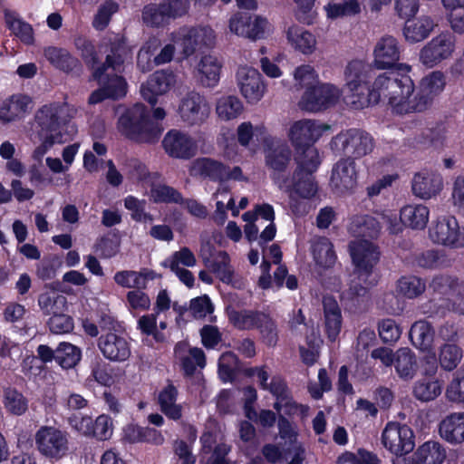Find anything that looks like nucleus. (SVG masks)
I'll return each instance as SVG.
<instances>
[{"mask_svg": "<svg viewBox=\"0 0 464 464\" xmlns=\"http://www.w3.org/2000/svg\"><path fill=\"white\" fill-rule=\"evenodd\" d=\"M411 66L400 63L396 69L379 74L372 93L373 103L386 102L399 115L420 113L430 109L418 86L409 75Z\"/></svg>", "mask_w": 464, "mask_h": 464, "instance_id": "f257e3e1", "label": "nucleus"}, {"mask_svg": "<svg viewBox=\"0 0 464 464\" xmlns=\"http://www.w3.org/2000/svg\"><path fill=\"white\" fill-rule=\"evenodd\" d=\"M372 72V64L362 60L349 62L343 70L344 86L348 90L346 102L355 110L374 104L372 99L374 82L371 89L367 86Z\"/></svg>", "mask_w": 464, "mask_h": 464, "instance_id": "f03ea898", "label": "nucleus"}, {"mask_svg": "<svg viewBox=\"0 0 464 464\" xmlns=\"http://www.w3.org/2000/svg\"><path fill=\"white\" fill-rule=\"evenodd\" d=\"M150 111L137 103L122 114L118 121L120 131L130 139L141 142H152L158 139L160 129L150 116Z\"/></svg>", "mask_w": 464, "mask_h": 464, "instance_id": "7ed1b4c3", "label": "nucleus"}, {"mask_svg": "<svg viewBox=\"0 0 464 464\" xmlns=\"http://www.w3.org/2000/svg\"><path fill=\"white\" fill-rule=\"evenodd\" d=\"M76 113V108L67 103L41 107L34 115L40 137L54 136L57 140H63L61 127L74 118Z\"/></svg>", "mask_w": 464, "mask_h": 464, "instance_id": "20e7f679", "label": "nucleus"}, {"mask_svg": "<svg viewBox=\"0 0 464 464\" xmlns=\"http://www.w3.org/2000/svg\"><path fill=\"white\" fill-rule=\"evenodd\" d=\"M36 449L48 459L58 461L70 450L69 434L53 426H42L34 435Z\"/></svg>", "mask_w": 464, "mask_h": 464, "instance_id": "39448f33", "label": "nucleus"}, {"mask_svg": "<svg viewBox=\"0 0 464 464\" xmlns=\"http://www.w3.org/2000/svg\"><path fill=\"white\" fill-rule=\"evenodd\" d=\"M428 234L434 244L450 249L464 247V225L460 227L454 216L438 217L430 224Z\"/></svg>", "mask_w": 464, "mask_h": 464, "instance_id": "423d86ee", "label": "nucleus"}, {"mask_svg": "<svg viewBox=\"0 0 464 464\" xmlns=\"http://www.w3.org/2000/svg\"><path fill=\"white\" fill-rule=\"evenodd\" d=\"M456 44V37L451 33L442 32L422 46L419 53V61L423 66L433 68L453 56Z\"/></svg>", "mask_w": 464, "mask_h": 464, "instance_id": "0eeeda50", "label": "nucleus"}, {"mask_svg": "<svg viewBox=\"0 0 464 464\" xmlns=\"http://www.w3.org/2000/svg\"><path fill=\"white\" fill-rule=\"evenodd\" d=\"M210 112L209 102L204 95L196 91H189L181 97L177 108L180 121L189 127L204 124Z\"/></svg>", "mask_w": 464, "mask_h": 464, "instance_id": "6e6552de", "label": "nucleus"}, {"mask_svg": "<svg viewBox=\"0 0 464 464\" xmlns=\"http://www.w3.org/2000/svg\"><path fill=\"white\" fill-rule=\"evenodd\" d=\"M331 144L333 148L341 150L353 160L370 154L374 148L372 137L366 131L357 129H351L337 134Z\"/></svg>", "mask_w": 464, "mask_h": 464, "instance_id": "1a4fd4ad", "label": "nucleus"}, {"mask_svg": "<svg viewBox=\"0 0 464 464\" xmlns=\"http://www.w3.org/2000/svg\"><path fill=\"white\" fill-rule=\"evenodd\" d=\"M215 33L208 26L180 28L171 34V40L181 49L185 56L192 55L198 49L214 44Z\"/></svg>", "mask_w": 464, "mask_h": 464, "instance_id": "9d476101", "label": "nucleus"}, {"mask_svg": "<svg viewBox=\"0 0 464 464\" xmlns=\"http://www.w3.org/2000/svg\"><path fill=\"white\" fill-rule=\"evenodd\" d=\"M342 96L341 90L331 83L319 82L311 90H305L300 102V109L315 112L336 104Z\"/></svg>", "mask_w": 464, "mask_h": 464, "instance_id": "9b49d317", "label": "nucleus"}, {"mask_svg": "<svg viewBox=\"0 0 464 464\" xmlns=\"http://www.w3.org/2000/svg\"><path fill=\"white\" fill-rule=\"evenodd\" d=\"M382 441L385 449L396 456L411 452L415 446L411 429L398 422H389L386 425L382 431Z\"/></svg>", "mask_w": 464, "mask_h": 464, "instance_id": "f8f14e48", "label": "nucleus"}, {"mask_svg": "<svg viewBox=\"0 0 464 464\" xmlns=\"http://www.w3.org/2000/svg\"><path fill=\"white\" fill-rule=\"evenodd\" d=\"M350 255L359 276H369L378 264L381 252L372 241L357 239L349 244Z\"/></svg>", "mask_w": 464, "mask_h": 464, "instance_id": "ddd939ff", "label": "nucleus"}, {"mask_svg": "<svg viewBox=\"0 0 464 464\" xmlns=\"http://www.w3.org/2000/svg\"><path fill=\"white\" fill-rule=\"evenodd\" d=\"M237 83L240 93L249 104L258 103L266 92L262 75L253 67H239L237 72Z\"/></svg>", "mask_w": 464, "mask_h": 464, "instance_id": "4468645a", "label": "nucleus"}, {"mask_svg": "<svg viewBox=\"0 0 464 464\" xmlns=\"http://www.w3.org/2000/svg\"><path fill=\"white\" fill-rule=\"evenodd\" d=\"M164 151L173 159L188 160L198 152V144L188 132L172 129L162 140Z\"/></svg>", "mask_w": 464, "mask_h": 464, "instance_id": "2eb2a0df", "label": "nucleus"}, {"mask_svg": "<svg viewBox=\"0 0 464 464\" xmlns=\"http://www.w3.org/2000/svg\"><path fill=\"white\" fill-rule=\"evenodd\" d=\"M328 125L320 124L316 121L304 119L294 121L288 130L287 136L297 151L303 147L313 145L323 134L329 130Z\"/></svg>", "mask_w": 464, "mask_h": 464, "instance_id": "dca6fc26", "label": "nucleus"}, {"mask_svg": "<svg viewBox=\"0 0 464 464\" xmlns=\"http://www.w3.org/2000/svg\"><path fill=\"white\" fill-rule=\"evenodd\" d=\"M356 163L351 157L339 160L333 167L330 186L338 194L353 190L357 185Z\"/></svg>", "mask_w": 464, "mask_h": 464, "instance_id": "f3484780", "label": "nucleus"}, {"mask_svg": "<svg viewBox=\"0 0 464 464\" xmlns=\"http://www.w3.org/2000/svg\"><path fill=\"white\" fill-rule=\"evenodd\" d=\"M372 55V66L376 69H392L401 56V46L398 40L392 35L382 36L373 47Z\"/></svg>", "mask_w": 464, "mask_h": 464, "instance_id": "a211bd4d", "label": "nucleus"}, {"mask_svg": "<svg viewBox=\"0 0 464 464\" xmlns=\"http://www.w3.org/2000/svg\"><path fill=\"white\" fill-rule=\"evenodd\" d=\"M129 57V52L127 48L122 44H118L111 48V53L106 57L105 63L94 69L92 77L98 81V83L103 87V83L110 82L112 88L116 87L113 82L115 77H121L120 75L114 74V72H121V67Z\"/></svg>", "mask_w": 464, "mask_h": 464, "instance_id": "6ab92c4d", "label": "nucleus"}, {"mask_svg": "<svg viewBox=\"0 0 464 464\" xmlns=\"http://www.w3.org/2000/svg\"><path fill=\"white\" fill-rule=\"evenodd\" d=\"M176 75L169 71H157L141 85L142 97L152 106L157 102V96L165 94L176 84Z\"/></svg>", "mask_w": 464, "mask_h": 464, "instance_id": "aec40b11", "label": "nucleus"}, {"mask_svg": "<svg viewBox=\"0 0 464 464\" xmlns=\"http://www.w3.org/2000/svg\"><path fill=\"white\" fill-rule=\"evenodd\" d=\"M291 150L286 142L277 139L265 141L266 165L274 172H283L291 160Z\"/></svg>", "mask_w": 464, "mask_h": 464, "instance_id": "412c9836", "label": "nucleus"}, {"mask_svg": "<svg viewBox=\"0 0 464 464\" xmlns=\"http://www.w3.org/2000/svg\"><path fill=\"white\" fill-rule=\"evenodd\" d=\"M99 349L103 356L114 362H124L130 356V346L126 338L108 333L99 338Z\"/></svg>", "mask_w": 464, "mask_h": 464, "instance_id": "4be33fe9", "label": "nucleus"}, {"mask_svg": "<svg viewBox=\"0 0 464 464\" xmlns=\"http://www.w3.org/2000/svg\"><path fill=\"white\" fill-rule=\"evenodd\" d=\"M32 100L29 96L16 93L3 101L0 106V121L10 123L21 121L29 113Z\"/></svg>", "mask_w": 464, "mask_h": 464, "instance_id": "5701e85b", "label": "nucleus"}, {"mask_svg": "<svg viewBox=\"0 0 464 464\" xmlns=\"http://www.w3.org/2000/svg\"><path fill=\"white\" fill-rule=\"evenodd\" d=\"M221 63L213 55L201 57L194 71L197 82L204 88H213L220 79Z\"/></svg>", "mask_w": 464, "mask_h": 464, "instance_id": "b1692460", "label": "nucleus"}, {"mask_svg": "<svg viewBox=\"0 0 464 464\" xmlns=\"http://www.w3.org/2000/svg\"><path fill=\"white\" fill-rule=\"evenodd\" d=\"M441 439L452 445L464 443V411L452 412L439 423Z\"/></svg>", "mask_w": 464, "mask_h": 464, "instance_id": "393cba45", "label": "nucleus"}, {"mask_svg": "<svg viewBox=\"0 0 464 464\" xmlns=\"http://www.w3.org/2000/svg\"><path fill=\"white\" fill-rule=\"evenodd\" d=\"M442 186L441 176L430 171L415 174L411 183L413 194L422 199L435 197L442 189Z\"/></svg>", "mask_w": 464, "mask_h": 464, "instance_id": "a878e982", "label": "nucleus"}, {"mask_svg": "<svg viewBox=\"0 0 464 464\" xmlns=\"http://www.w3.org/2000/svg\"><path fill=\"white\" fill-rule=\"evenodd\" d=\"M285 35L288 44L303 54H312L316 49L315 36L303 27L292 24L286 29Z\"/></svg>", "mask_w": 464, "mask_h": 464, "instance_id": "bb28decb", "label": "nucleus"}, {"mask_svg": "<svg viewBox=\"0 0 464 464\" xmlns=\"http://www.w3.org/2000/svg\"><path fill=\"white\" fill-rule=\"evenodd\" d=\"M323 304L325 333L329 340L334 342L338 337L342 329V312L336 300L332 296H324Z\"/></svg>", "mask_w": 464, "mask_h": 464, "instance_id": "cd10ccee", "label": "nucleus"}, {"mask_svg": "<svg viewBox=\"0 0 464 464\" xmlns=\"http://www.w3.org/2000/svg\"><path fill=\"white\" fill-rule=\"evenodd\" d=\"M400 219L406 227L423 230L430 219V209L423 204H409L401 208Z\"/></svg>", "mask_w": 464, "mask_h": 464, "instance_id": "c85d7f7f", "label": "nucleus"}, {"mask_svg": "<svg viewBox=\"0 0 464 464\" xmlns=\"http://www.w3.org/2000/svg\"><path fill=\"white\" fill-rule=\"evenodd\" d=\"M434 20L428 15H421L419 18L408 21L403 27V35L410 44H416L425 40L434 30Z\"/></svg>", "mask_w": 464, "mask_h": 464, "instance_id": "c756f323", "label": "nucleus"}, {"mask_svg": "<svg viewBox=\"0 0 464 464\" xmlns=\"http://www.w3.org/2000/svg\"><path fill=\"white\" fill-rule=\"evenodd\" d=\"M412 456L415 464H443L447 451L439 441L429 440L419 446Z\"/></svg>", "mask_w": 464, "mask_h": 464, "instance_id": "7c9ffc66", "label": "nucleus"}, {"mask_svg": "<svg viewBox=\"0 0 464 464\" xmlns=\"http://www.w3.org/2000/svg\"><path fill=\"white\" fill-rule=\"evenodd\" d=\"M4 18L5 26L21 42L25 44H33L34 42V29L15 11L5 8Z\"/></svg>", "mask_w": 464, "mask_h": 464, "instance_id": "2f4dec72", "label": "nucleus"}, {"mask_svg": "<svg viewBox=\"0 0 464 464\" xmlns=\"http://www.w3.org/2000/svg\"><path fill=\"white\" fill-rule=\"evenodd\" d=\"M311 252L316 266L320 269H328L336 262V254L332 242L326 237L314 238Z\"/></svg>", "mask_w": 464, "mask_h": 464, "instance_id": "473e14b6", "label": "nucleus"}, {"mask_svg": "<svg viewBox=\"0 0 464 464\" xmlns=\"http://www.w3.org/2000/svg\"><path fill=\"white\" fill-rule=\"evenodd\" d=\"M178 390L172 384L169 383L159 393L158 402L163 414L169 419L179 420L182 418L183 407L177 403Z\"/></svg>", "mask_w": 464, "mask_h": 464, "instance_id": "72a5a7b5", "label": "nucleus"}, {"mask_svg": "<svg viewBox=\"0 0 464 464\" xmlns=\"http://www.w3.org/2000/svg\"><path fill=\"white\" fill-rule=\"evenodd\" d=\"M445 86L444 73L440 71H433L420 81L418 89L430 108L433 101L443 92Z\"/></svg>", "mask_w": 464, "mask_h": 464, "instance_id": "f704fd0d", "label": "nucleus"}, {"mask_svg": "<svg viewBox=\"0 0 464 464\" xmlns=\"http://www.w3.org/2000/svg\"><path fill=\"white\" fill-rule=\"evenodd\" d=\"M224 164L210 158H198L189 166V175L213 181H219L222 178Z\"/></svg>", "mask_w": 464, "mask_h": 464, "instance_id": "c9c22d12", "label": "nucleus"}, {"mask_svg": "<svg viewBox=\"0 0 464 464\" xmlns=\"http://www.w3.org/2000/svg\"><path fill=\"white\" fill-rule=\"evenodd\" d=\"M311 172L295 169L291 185H287V190L294 192L302 198H311L317 192V185Z\"/></svg>", "mask_w": 464, "mask_h": 464, "instance_id": "e433bc0d", "label": "nucleus"}, {"mask_svg": "<svg viewBox=\"0 0 464 464\" xmlns=\"http://www.w3.org/2000/svg\"><path fill=\"white\" fill-rule=\"evenodd\" d=\"M113 279L121 287L145 289L148 280L153 279V272L148 269L122 270L115 273Z\"/></svg>", "mask_w": 464, "mask_h": 464, "instance_id": "4c0bfd02", "label": "nucleus"}, {"mask_svg": "<svg viewBox=\"0 0 464 464\" xmlns=\"http://www.w3.org/2000/svg\"><path fill=\"white\" fill-rule=\"evenodd\" d=\"M209 267L223 283L230 284L237 288L244 285L241 278H236L234 270L229 265V256L226 252H218Z\"/></svg>", "mask_w": 464, "mask_h": 464, "instance_id": "58836bf2", "label": "nucleus"}, {"mask_svg": "<svg viewBox=\"0 0 464 464\" xmlns=\"http://www.w3.org/2000/svg\"><path fill=\"white\" fill-rule=\"evenodd\" d=\"M349 231L355 237H376L381 231V224L370 215H356L352 218Z\"/></svg>", "mask_w": 464, "mask_h": 464, "instance_id": "ea45409f", "label": "nucleus"}, {"mask_svg": "<svg viewBox=\"0 0 464 464\" xmlns=\"http://www.w3.org/2000/svg\"><path fill=\"white\" fill-rule=\"evenodd\" d=\"M434 335L435 331L432 325L425 320L415 322L410 330V338L412 343L423 351L431 348Z\"/></svg>", "mask_w": 464, "mask_h": 464, "instance_id": "a19ab883", "label": "nucleus"}, {"mask_svg": "<svg viewBox=\"0 0 464 464\" xmlns=\"http://www.w3.org/2000/svg\"><path fill=\"white\" fill-rule=\"evenodd\" d=\"M396 372L403 380H411L417 372V360L408 348H401L395 353L393 362Z\"/></svg>", "mask_w": 464, "mask_h": 464, "instance_id": "79ce46f5", "label": "nucleus"}, {"mask_svg": "<svg viewBox=\"0 0 464 464\" xmlns=\"http://www.w3.org/2000/svg\"><path fill=\"white\" fill-rule=\"evenodd\" d=\"M441 391L442 384L439 380L424 377L414 382L412 394L418 401L428 402L439 397Z\"/></svg>", "mask_w": 464, "mask_h": 464, "instance_id": "37998d69", "label": "nucleus"}, {"mask_svg": "<svg viewBox=\"0 0 464 464\" xmlns=\"http://www.w3.org/2000/svg\"><path fill=\"white\" fill-rule=\"evenodd\" d=\"M215 109L219 120L228 121L241 115L244 105L237 96L227 95L217 100Z\"/></svg>", "mask_w": 464, "mask_h": 464, "instance_id": "c03bdc74", "label": "nucleus"}, {"mask_svg": "<svg viewBox=\"0 0 464 464\" xmlns=\"http://www.w3.org/2000/svg\"><path fill=\"white\" fill-rule=\"evenodd\" d=\"M262 311L258 310H235L227 311L228 320L236 328L239 330H252L256 328L261 316Z\"/></svg>", "mask_w": 464, "mask_h": 464, "instance_id": "a18cd8bd", "label": "nucleus"}, {"mask_svg": "<svg viewBox=\"0 0 464 464\" xmlns=\"http://www.w3.org/2000/svg\"><path fill=\"white\" fill-rule=\"evenodd\" d=\"M45 58L57 69L69 72L75 69L79 62L65 49L50 46L44 49Z\"/></svg>", "mask_w": 464, "mask_h": 464, "instance_id": "49530a36", "label": "nucleus"}, {"mask_svg": "<svg viewBox=\"0 0 464 464\" xmlns=\"http://www.w3.org/2000/svg\"><path fill=\"white\" fill-rule=\"evenodd\" d=\"M113 82L116 84L115 88H112L110 82L103 83V87L92 92L89 97V103L96 104L101 102L105 98L119 99L123 97L127 92V83L122 77H115Z\"/></svg>", "mask_w": 464, "mask_h": 464, "instance_id": "de8ad7c7", "label": "nucleus"}, {"mask_svg": "<svg viewBox=\"0 0 464 464\" xmlns=\"http://www.w3.org/2000/svg\"><path fill=\"white\" fill-rule=\"evenodd\" d=\"M38 305L45 315H53L66 310L67 298L55 291L44 292L38 296Z\"/></svg>", "mask_w": 464, "mask_h": 464, "instance_id": "09e8293b", "label": "nucleus"}, {"mask_svg": "<svg viewBox=\"0 0 464 464\" xmlns=\"http://www.w3.org/2000/svg\"><path fill=\"white\" fill-rule=\"evenodd\" d=\"M141 18L147 26L154 28L163 27L170 22V18L160 3L145 5L142 9Z\"/></svg>", "mask_w": 464, "mask_h": 464, "instance_id": "8fccbe9b", "label": "nucleus"}, {"mask_svg": "<svg viewBox=\"0 0 464 464\" xmlns=\"http://www.w3.org/2000/svg\"><path fill=\"white\" fill-rule=\"evenodd\" d=\"M324 9L328 18L337 19L360 14L361 5L359 0H345L342 3H329Z\"/></svg>", "mask_w": 464, "mask_h": 464, "instance_id": "3c124183", "label": "nucleus"}, {"mask_svg": "<svg viewBox=\"0 0 464 464\" xmlns=\"http://www.w3.org/2000/svg\"><path fill=\"white\" fill-rule=\"evenodd\" d=\"M4 403L6 410L16 416L24 414L28 410L27 399L14 388L4 390Z\"/></svg>", "mask_w": 464, "mask_h": 464, "instance_id": "603ef678", "label": "nucleus"}, {"mask_svg": "<svg viewBox=\"0 0 464 464\" xmlns=\"http://www.w3.org/2000/svg\"><path fill=\"white\" fill-rule=\"evenodd\" d=\"M415 262L423 268H439L449 266L450 260L443 250L430 249L419 254Z\"/></svg>", "mask_w": 464, "mask_h": 464, "instance_id": "864d4df0", "label": "nucleus"}, {"mask_svg": "<svg viewBox=\"0 0 464 464\" xmlns=\"http://www.w3.org/2000/svg\"><path fill=\"white\" fill-rule=\"evenodd\" d=\"M81 360V351L69 343H62L56 348L55 362L63 369L73 368Z\"/></svg>", "mask_w": 464, "mask_h": 464, "instance_id": "5fc2aeb1", "label": "nucleus"}, {"mask_svg": "<svg viewBox=\"0 0 464 464\" xmlns=\"http://www.w3.org/2000/svg\"><path fill=\"white\" fill-rule=\"evenodd\" d=\"M463 352L460 347L454 343H445L440 348L439 362L446 371L454 370L460 362Z\"/></svg>", "mask_w": 464, "mask_h": 464, "instance_id": "6e6d98bb", "label": "nucleus"}, {"mask_svg": "<svg viewBox=\"0 0 464 464\" xmlns=\"http://www.w3.org/2000/svg\"><path fill=\"white\" fill-rule=\"evenodd\" d=\"M425 283L417 276H402L397 283L398 292L407 298H415L424 293Z\"/></svg>", "mask_w": 464, "mask_h": 464, "instance_id": "4d7b16f0", "label": "nucleus"}, {"mask_svg": "<svg viewBox=\"0 0 464 464\" xmlns=\"http://www.w3.org/2000/svg\"><path fill=\"white\" fill-rule=\"evenodd\" d=\"M293 75L295 86L299 89L305 88L306 90H311L319 82L318 73L310 64H303L296 67Z\"/></svg>", "mask_w": 464, "mask_h": 464, "instance_id": "13d9d810", "label": "nucleus"}, {"mask_svg": "<svg viewBox=\"0 0 464 464\" xmlns=\"http://www.w3.org/2000/svg\"><path fill=\"white\" fill-rule=\"evenodd\" d=\"M430 287L434 292L446 295L449 299L450 296H455V293L461 290L462 285L457 279L447 275H440L432 279Z\"/></svg>", "mask_w": 464, "mask_h": 464, "instance_id": "bf43d9fd", "label": "nucleus"}, {"mask_svg": "<svg viewBox=\"0 0 464 464\" xmlns=\"http://www.w3.org/2000/svg\"><path fill=\"white\" fill-rule=\"evenodd\" d=\"M299 150H301L302 153L296 158V169H300L304 172H314L320 164V158L317 150L313 147V145H309L301 148Z\"/></svg>", "mask_w": 464, "mask_h": 464, "instance_id": "052dcab7", "label": "nucleus"}, {"mask_svg": "<svg viewBox=\"0 0 464 464\" xmlns=\"http://www.w3.org/2000/svg\"><path fill=\"white\" fill-rule=\"evenodd\" d=\"M263 342L268 346H275L278 340V331L276 322L266 313H263L256 325Z\"/></svg>", "mask_w": 464, "mask_h": 464, "instance_id": "680f3d73", "label": "nucleus"}, {"mask_svg": "<svg viewBox=\"0 0 464 464\" xmlns=\"http://www.w3.org/2000/svg\"><path fill=\"white\" fill-rule=\"evenodd\" d=\"M239 369V361L232 352L224 353L218 360V373L224 382L232 381Z\"/></svg>", "mask_w": 464, "mask_h": 464, "instance_id": "e2e57ef3", "label": "nucleus"}, {"mask_svg": "<svg viewBox=\"0 0 464 464\" xmlns=\"http://www.w3.org/2000/svg\"><path fill=\"white\" fill-rule=\"evenodd\" d=\"M197 263L196 257L191 250L188 247H182L180 250L174 252L168 259L163 262V266L170 270H177L183 266H194Z\"/></svg>", "mask_w": 464, "mask_h": 464, "instance_id": "0e129e2a", "label": "nucleus"}, {"mask_svg": "<svg viewBox=\"0 0 464 464\" xmlns=\"http://www.w3.org/2000/svg\"><path fill=\"white\" fill-rule=\"evenodd\" d=\"M182 368L187 375H192L197 367L204 368L206 356L202 349L198 347L189 348L188 354L181 359Z\"/></svg>", "mask_w": 464, "mask_h": 464, "instance_id": "69168bd1", "label": "nucleus"}, {"mask_svg": "<svg viewBox=\"0 0 464 464\" xmlns=\"http://www.w3.org/2000/svg\"><path fill=\"white\" fill-rule=\"evenodd\" d=\"M145 200H140L133 196H128L124 199L125 208L131 212V218L138 222L151 223L153 218L145 212Z\"/></svg>", "mask_w": 464, "mask_h": 464, "instance_id": "338daca9", "label": "nucleus"}, {"mask_svg": "<svg viewBox=\"0 0 464 464\" xmlns=\"http://www.w3.org/2000/svg\"><path fill=\"white\" fill-rule=\"evenodd\" d=\"M119 9L117 3L113 1H106L102 4L96 14L94 15L92 25L97 30H103L109 24L112 14H114Z\"/></svg>", "mask_w": 464, "mask_h": 464, "instance_id": "774afa93", "label": "nucleus"}]
</instances>
